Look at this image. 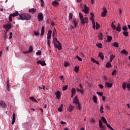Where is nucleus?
I'll list each match as a JSON object with an SVG mask.
<instances>
[{"label":"nucleus","instance_id":"1","mask_svg":"<svg viewBox=\"0 0 130 130\" xmlns=\"http://www.w3.org/2000/svg\"><path fill=\"white\" fill-rule=\"evenodd\" d=\"M54 46L55 48H57L58 50H61V44L57 40L56 38H53Z\"/></svg>","mask_w":130,"mask_h":130},{"label":"nucleus","instance_id":"2","mask_svg":"<svg viewBox=\"0 0 130 130\" xmlns=\"http://www.w3.org/2000/svg\"><path fill=\"white\" fill-rule=\"evenodd\" d=\"M19 20H27L29 21L31 20V17L27 13L19 14Z\"/></svg>","mask_w":130,"mask_h":130},{"label":"nucleus","instance_id":"3","mask_svg":"<svg viewBox=\"0 0 130 130\" xmlns=\"http://www.w3.org/2000/svg\"><path fill=\"white\" fill-rule=\"evenodd\" d=\"M12 27L13 25H12V24L11 23H8L7 24L3 25V28L5 29L6 33H8V31H9L10 29Z\"/></svg>","mask_w":130,"mask_h":130},{"label":"nucleus","instance_id":"4","mask_svg":"<svg viewBox=\"0 0 130 130\" xmlns=\"http://www.w3.org/2000/svg\"><path fill=\"white\" fill-rule=\"evenodd\" d=\"M55 95H56V98H57L58 100H59L60 99V96H61V93H60V91L57 90L55 93Z\"/></svg>","mask_w":130,"mask_h":130},{"label":"nucleus","instance_id":"5","mask_svg":"<svg viewBox=\"0 0 130 130\" xmlns=\"http://www.w3.org/2000/svg\"><path fill=\"white\" fill-rule=\"evenodd\" d=\"M79 87H80V89L79 88H77L76 90L77 91H78V92H80V93H81V94H83L84 93V90H83V86L82 85V84H79Z\"/></svg>","mask_w":130,"mask_h":130},{"label":"nucleus","instance_id":"6","mask_svg":"<svg viewBox=\"0 0 130 130\" xmlns=\"http://www.w3.org/2000/svg\"><path fill=\"white\" fill-rule=\"evenodd\" d=\"M73 103L74 104H75L76 105H77V104H79V103H80L79 102V99L78 98V95H76L74 98V99H73Z\"/></svg>","mask_w":130,"mask_h":130},{"label":"nucleus","instance_id":"7","mask_svg":"<svg viewBox=\"0 0 130 130\" xmlns=\"http://www.w3.org/2000/svg\"><path fill=\"white\" fill-rule=\"evenodd\" d=\"M0 107L3 109H5L7 107V105L6 104V103H5V102H4L3 101H0Z\"/></svg>","mask_w":130,"mask_h":130},{"label":"nucleus","instance_id":"8","mask_svg":"<svg viewBox=\"0 0 130 130\" xmlns=\"http://www.w3.org/2000/svg\"><path fill=\"white\" fill-rule=\"evenodd\" d=\"M84 7V9L82 10V12H84L85 14H89V8L87 7L86 5H85Z\"/></svg>","mask_w":130,"mask_h":130},{"label":"nucleus","instance_id":"9","mask_svg":"<svg viewBox=\"0 0 130 130\" xmlns=\"http://www.w3.org/2000/svg\"><path fill=\"white\" fill-rule=\"evenodd\" d=\"M37 63H38V64H40L41 66H46V63H45V61L44 60H38L37 62Z\"/></svg>","mask_w":130,"mask_h":130},{"label":"nucleus","instance_id":"10","mask_svg":"<svg viewBox=\"0 0 130 130\" xmlns=\"http://www.w3.org/2000/svg\"><path fill=\"white\" fill-rule=\"evenodd\" d=\"M81 22L82 24H83V25H84V24L88 23V17H84V18H82V19H81Z\"/></svg>","mask_w":130,"mask_h":130},{"label":"nucleus","instance_id":"11","mask_svg":"<svg viewBox=\"0 0 130 130\" xmlns=\"http://www.w3.org/2000/svg\"><path fill=\"white\" fill-rule=\"evenodd\" d=\"M38 19L39 20V21H42V20H43V15L42 14V13H39L38 15Z\"/></svg>","mask_w":130,"mask_h":130},{"label":"nucleus","instance_id":"12","mask_svg":"<svg viewBox=\"0 0 130 130\" xmlns=\"http://www.w3.org/2000/svg\"><path fill=\"white\" fill-rule=\"evenodd\" d=\"M103 11L102 13V17H105L106 16V14H107V10L106 8H103Z\"/></svg>","mask_w":130,"mask_h":130},{"label":"nucleus","instance_id":"13","mask_svg":"<svg viewBox=\"0 0 130 130\" xmlns=\"http://www.w3.org/2000/svg\"><path fill=\"white\" fill-rule=\"evenodd\" d=\"M116 31H118V32H120L121 31V27L120 26V23H118V26L116 28Z\"/></svg>","mask_w":130,"mask_h":130},{"label":"nucleus","instance_id":"14","mask_svg":"<svg viewBox=\"0 0 130 130\" xmlns=\"http://www.w3.org/2000/svg\"><path fill=\"white\" fill-rule=\"evenodd\" d=\"M15 121H16V115L15 114V113H13V116H12V124H14V123H15Z\"/></svg>","mask_w":130,"mask_h":130},{"label":"nucleus","instance_id":"15","mask_svg":"<svg viewBox=\"0 0 130 130\" xmlns=\"http://www.w3.org/2000/svg\"><path fill=\"white\" fill-rule=\"evenodd\" d=\"M105 85L106 86V87H107L108 88H111V87H112V83H109V82H105Z\"/></svg>","mask_w":130,"mask_h":130},{"label":"nucleus","instance_id":"16","mask_svg":"<svg viewBox=\"0 0 130 130\" xmlns=\"http://www.w3.org/2000/svg\"><path fill=\"white\" fill-rule=\"evenodd\" d=\"M36 11H37V10L35 8H32V9H30L29 10V12L30 13H31V14H34V13H36Z\"/></svg>","mask_w":130,"mask_h":130},{"label":"nucleus","instance_id":"17","mask_svg":"<svg viewBox=\"0 0 130 130\" xmlns=\"http://www.w3.org/2000/svg\"><path fill=\"white\" fill-rule=\"evenodd\" d=\"M73 25H74L75 28H77L78 27V23H77V20L76 19L73 20Z\"/></svg>","mask_w":130,"mask_h":130},{"label":"nucleus","instance_id":"18","mask_svg":"<svg viewBox=\"0 0 130 130\" xmlns=\"http://www.w3.org/2000/svg\"><path fill=\"white\" fill-rule=\"evenodd\" d=\"M99 56H100V57H101V59H102V60H103V59H104V55L103 54V53L100 52L99 53Z\"/></svg>","mask_w":130,"mask_h":130},{"label":"nucleus","instance_id":"19","mask_svg":"<svg viewBox=\"0 0 130 130\" xmlns=\"http://www.w3.org/2000/svg\"><path fill=\"white\" fill-rule=\"evenodd\" d=\"M99 126L100 128H104V126H103V123L102 122V121L99 120Z\"/></svg>","mask_w":130,"mask_h":130},{"label":"nucleus","instance_id":"20","mask_svg":"<svg viewBox=\"0 0 130 130\" xmlns=\"http://www.w3.org/2000/svg\"><path fill=\"white\" fill-rule=\"evenodd\" d=\"M68 110H69L70 112H72L73 110H74V106H72V105H70Z\"/></svg>","mask_w":130,"mask_h":130},{"label":"nucleus","instance_id":"21","mask_svg":"<svg viewBox=\"0 0 130 130\" xmlns=\"http://www.w3.org/2000/svg\"><path fill=\"white\" fill-rule=\"evenodd\" d=\"M107 37L108 42H111V40H112V37L107 35Z\"/></svg>","mask_w":130,"mask_h":130},{"label":"nucleus","instance_id":"22","mask_svg":"<svg viewBox=\"0 0 130 130\" xmlns=\"http://www.w3.org/2000/svg\"><path fill=\"white\" fill-rule=\"evenodd\" d=\"M59 5V3L57 2H56V1H53L52 2V5L54 6V7H57Z\"/></svg>","mask_w":130,"mask_h":130},{"label":"nucleus","instance_id":"23","mask_svg":"<svg viewBox=\"0 0 130 130\" xmlns=\"http://www.w3.org/2000/svg\"><path fill=\"white\" fill-rule=\"evenodd\" d=\"M45 27L44 26H42V29H41V36H43L44 35V30Z\"/></svg>","mask_w":130,"mask_h":130},{"label":"nucleus","instance_id":"24","mask_svg":"<svg viewBox=\"0 0 130 130\" xmlns=\"http://www.w3.org/2000/svg\"><path fill=\"white\" fill-rule=\"evenodd\" d=\"M18 15H20L19 14V12H18V11H16L15 13H13V14H12V17H17Z\"/></svg>","mask_w":130,"mask_h":130},{"label":"nucleus","instance_id":"25","mask_svg":"<svg viewBox=\"0 0 130 130\" xmlns=\"http://www.w3.org/2000/svg\"><path fill=\"white\" fill-rule=\"evenodd\" d=\"M91 20H92V28L93 29H95V20H94V18H91Z\"/></svg>","mask_w":130,"mask_h":130},{"label":"nucleus","instance_id":"26","mask_svg":"<svg viewBox=\"0 0 130 130\" xmlns=\"http://www.w3.org/2000/svg\"><path fill=\"white\" fill-rule=\"evenodd\" d=\"M121 53H122L123 54H125V55H127L128 52L126 50H122L121 52Z\"/></svg>","mask_w":130,"mask_h":130},{"label":"nucleus","instance_id":"27","mask_svg":"<svg viewBox=\"0 0 130 130\" xmlns=\"http://www.w3.org/2000/svg\"><path fill=\"white\" fill-rule=\"evenodd\" d=\"M76 89L75 88H72V89H71L72 94H73V95H76Z\"/></svg>","mask_w":130,"mask_h":130},{"label":"nucleus","instance_id":"28","mask_svg":"<svg viewBox=\"0 0 130 130\" xmlns=\"http://www.w3.org/2000/svg\"><path fill=\"white\" fill-rule=\"evenodd\" d=\"M77 109H78L79 111L82 110V108H81V104H80V103L77 104Z\"/></svg>","mask_w":130,"mask_h":130},{"label":"nucleus","instance_id":"29","mask_svg":"<svg viewBox=\"0 0 130 130\" xmlns=\"http://www.w3.org/2000/svg\"><path fill=\"white\" fill-rule=\"evenodd\" d=\"M102 120L104 123H105L106 124H107V121L106 120V119H105V117H102Z\"/></svg>","mask_w":130,"mask_h":130},{"label":"nucleus","instance_id":"30","mask_svg":"<svg viewBox=\"0 0 130 130\" xmlns=\"http://www.w3.org/2000/svg\"><path fill=\"white\" fill-rule=\"evenodd\" d=\"M103 36V34L102 32H100L99 36V38L100 40H103V38L102 36Z\"/></svg>","mask_w":130,"mask_h":130},{"label":"nucleus","instance_id":"31","mask_svg":"<svg viewBox=\"0 0 130 130\" xmlns=\"http://www.w3.org/2000/svg\"><path fill=\"white\" fill-rule=\"evenodd\" d=\"M29 99L30 100H32V101H33L34 102L37 103V100H36V99H35V98H34V97L33 96L30 97Z\"/></svg>","mask_w":130,"mask_h":130},{"label":"nucleus","instance_id":"32","mask_svg":"<svg viewBox=\"0 0 130 130\" xmlns=\"http://www.w3.org/2000/svg\"><path fill=\"white\" fill-rule=\"evenodd\" d=\"M7 90L8 91H10V83H9V79L7 80Z\"/></svg>","mask_w":130,"mask_h":130},{"label":"nucleus","instance_id":"33","mask_svg":"<svg viewBox=\"0 0 130 130\" xmlns=\"http://www.w3.org/2000/svg\"><path fill=\"white\" fill-rule=\"evenodd\" d=\"M112 66H111V63H110V62H108L106 64V68H111Z\"/></svg>","mask_w":130,"mask_h":130},{"label":"nucleus","instance_id":"34","mask_svg":"<svg viewBox=\"0 0 130 130\" xmlns=\"http://www.w3.org/2000/svg\"><path fill=\"white\" fill-rule=\"evenodd\" d=\"M32 51H33V47L32 46H30L28 48V52L29 53H31V52H32Z\"/></svg>","mask_w":130,"mask_h":130},{"label":"nucleus","instance_id":"35","mask_svg":"<svg viewBox=\"0 0 130 130\" xmlns=\"http://www.w3.org/2000/svg\"><path fill=\"white\" fill-rule=\"evenodd\" d=\"M92 99L94 103H97V97H96V96L93 95Z\"/></svg>","mask_w":130,"mask_h":130},{"label":"nucleus","instance_id":"36","mask_svg":"<svg viewBox=\"0 0 130 130\" xmlns=\"http://www.w3.org/2000/svg\"><path fill=\"white\" fill-rule=\"evenodd\" d=\"M63 106V105H61V106H60L58 109V111H59V112H61V111H62V107Z\"/></svg>","mask_w":130,"mask_h":130},{"label":"nucleus","instance_id":"37","mask_svg":"<svg viewBox=\"0 0 130 130\" xmlns=\"http://www.w3.org/2000/svg\"><path fill=\"white\" fill-rule=\"evenodd\" d=\"M123 34L125 37H127L128 36V32L127 31H123Z\"/></svg>","mask_w":130,"mask_h":130},{"label":"nucleus","instance_id":"38","mask_svg":"<svg viewBox=\"0 0 130 130\" xmlns=\"http://www.w3.org/2000/svg\"><path fill=\"white\" fill-rule=\"evenodd\" d=\"M67 90H68V85H66L62 87V91H66Z\"/></svg>","mask_w":130,"mask_h":130},{"label":"nucleus","instance_id":"39","mask_svg":"<svg viewBox=\"0 0 130 130\" xmlns=\"http://www.w3.org/2000/svg\"><path fill=\"white\" fill-rule=\"evenodd\" d=\"M74 71L76 72V73H79V67L76 66L74 68Z\"/></svg>","mask_w":130,"mask_h":130},{"label":"nucleus","instance_id":"40","mask_svg":"<svg viewBox=\"0 0 130 130\" xmlns=\"http://www.w3.org/2000/svg\"><path fill=\"white\" fill-rule=\"evenodd\" d=\"M113 46H114V47H119V45L117 42H114L113 43Z\"/></svg>","mask_w":130,"mask_h":130},{"label":"nucleus","instance_id":"41","mask_svg":"<svg viewBox=\"0 0 130 130\" xmlns=\"http://www.w3.org/2000/svg\"><path fill=\"white\" fill-rule=\"evenodd\" d=\"M103 109H104V108H103V106H101V107H100V112H101V114L104 113V111H103Z\"/></svg>","mask_w":130,"mask_h":130},{"label":"nucleus","instance_id":"42","mask_svg":"<svg viewBox=\"0 0 130 130\" xmlns=\"http://www.w3.org/2000/svg\"><path fill=\"white\" fill-rule=\"evenodd\" d=\"M40 34V32L37 31L34 32V35L35 36H37V37H39V35Z\"/></svg>","mask_w":130,"mask_h":130},{"label":"nucleus","instance_id":"43","mask_svg":"<svg viewBox=\"0 0 130 130\" xmlns=\"http://www.w3.org/2000/svg\"><path fill=\"white\" fill-rule=\"evenodd\" d=\"M122 30L124 31H127L128 30V28H127V27L126 26H124L122 27Z\"/></svg>","mask_w":130,"mask_h":130},{"label":"nucleus","instance_id":"44","mask_svg":"<svg viewBox=\"0 0 130 130\" xmlns=\"http://www.w3.org/2000/svg\"><path fill=\"white\" fill-rule=\"evenodd\" d=\"M111 27L113 30H115V29H116V27L115 26V25L113 24V22L111 24Z\"/></svg>","mask_w":130,"mask_h":130},{"label":"nucleus","instance_id":"45","mask_svg":"<svg viewBox=\"0 0 130 130\" xmlns=\"http://www.w3.org/2000/svg\"><path fill=\"white\" fill-rule=\"evenodd\" d=\"M122 88L124 90L125 89V88H126V83H123L122 84Z\"/></svg>","mask_w":130,"mask_h":130},{"label":"nucleus","instance_id":"46","mask_svg":"<svg viewBox=\"0 0 130 130\" xmlns=\"http://www.w3.org/2000/svg\"><path fill=\"white\" fill-rule=\"evenodd\" d=\"M76 58H77L79 61H82V58L80 57L78 55L76 56Z\"/></svg>","mask_w":130,"mask_h":130},{"label":"nucleus","instance_id":"47","mask_svg":"<svg viewBox=\"0 0 130 130\" xmlns=\"http://www.w3.org/2000/svg\"><path fill=\"white\" fill-rule=\"evenodd\" d=\"M79 18H80V20H82V19H83V18H84V16L81 13H79Z\"/></svg>","mask_w":130,"mask_h":130},{"label":"nucleus","instance_id":"48","mask_svg":"<svg viewBox=\"0 0 130 130\" xmlns=\"http://www.w3.org/2000/svg\"><path fill=\"white\" fill-rule=\"evenodd\" d=\"M96 94L99 96H103V92H96Z\"/></svg>","mask_w":130,"mask_h":130},{"label":"nucleus","instance_id":"49","mask_svg":"<svg viewBox=\"0 0 130 130\" xmlns=\"http://www.w3.org/2000/svg\"><path fill=\"white\" fill-rule=\"evenodd\" d=\"M100 27V25L98 23L96 22V29L98 30Z\"/></svg>","mask_w":130,"mask_h":130},{"label":"nucleus","instance_id":"50","mask_svg":"<svg viewBox=\"0 0 130 130\" xmlns=\"http://www.w3.org/2000/svg\"><path fill=\"white\" fill-rule=\"evenodd\" d=\"M41 1V7H44V1L40 0Z\"/></svg>","mask_w":130,"mask_h":130},{"label":"nucleus","instance_id":"51","mask_svg":"<svg viewBox=\"0 0 130 130\" xmlns=\"http://www.w3.org/2000/svg\"><path fill=\"white\" fill-rule=\"evenodd\" d=\"M96 46H98L99 48H102V44L99 43L98 44H96Z\"/></svg>","mask_w":130,"mask_h":130},{"label":"nucleus","instance_id":"52","mask_svg":"<svg viewBox=\"0 0 130 130\" xmlns=\"http://www.w3.org/2000/svg\"><path fill=\"white\" fill-rule=\"evenodd\" d=\"M52 33V31H51V30H48V34L47 35L51 36V34Z\"/></svg>","mask_w":130,"mask_h":130},{"label":"nucleus","instance_id":"53","mask_svg":"<svg viewBox=\"0 0 130 130\" xmlns=\"http://www.w3.org/2000/svg\"><path fill=\"white\" fill-rule=\"evenodd\" d=\"M37 55H41V51L38 50L36 53Z\"/></svg>","mask_w":130,"mask_h":130},{"label":"nucleus","instance_id":"54","mask_svg":"<svg viewBox=\"0 0 130 130\" xmlns=\"http://www.w3.org/2000/svg\"><path fill=\"white\" fill-rule=\"evenodd\" d=\"M106 98H107L106 96H102V100H103V101H104V102H106Z\"/></svg>","mask_w":130,"mask_h":130},{"label":"nucleus","instance_id":"55","mask_svg":"<svg viewBox=\"0 0 130 130\" xmlns=\"http://www.w3.org/2000/svg\"><path fill=\"white\" fill-rule=\"evenodd\" d=\"M70 64V63H69V62H65L64 63V67H65V68H67V67H68V66Z\"/></svg>","mask_w":130,"mask_h":130},{"label":"nucleus","instance_id":"56","mask_svg":"<svg viewBox=\"0 0 130 130\" xmlns=\"http://www.w3.org/2000/svg\"><path fill=\"white\" fill-rule=\"evenodd\" d=\"M8 32H6L5 36H4V39L5 40H7V39H8Z\"/></svg>","mask_w":130,"mask_h":130},{"label":"nucleus","instance_id":"57","mask_svg":"<svg viewBox=\"0 0 130 130\" xmlns=\"http://www.w3.org/2000/svg\"><path fill=\"white\" fill-rule=\"evenodd\" d=\"M13 38V32H11L10 33V37L9 38V39H12Z\"/></svg>","mask_w":130,"mask_h":130},{"label":"nucleus","instance_id":"58","mask_svg":"<svg viewBox=\"0 0 130 130\" xmlns=\"http://www.w3.org/2000/svg\"><path fill=\"white\" fill-rule=\"evenodd\" d=\"M12 14H11L9 17V21L10 22H12Z\"/></svg>","mask_w":130,"mask_h":130},{"label":"nucleus","instance_id":"59","mask_svg":"<svg viewBox=\"0 0 130 130\" xmlns=\"http://www.w3.org/2000/svg\"><path fill=\"white\" fill-rule=\"evenodd\" d=\"M70 19H73V14L72 13H69V20Z\"/></svg>","mask_w":130,"mask_h":130},{"label":"nucleus","instance_id":"60","mask_svg":"<svg viewBox=\"0 0 130 130\" xmlns=\"http://www.w3.org/2000/svg\"><path fill=\"white\" fill-rule=\"evenodd\" d=\"M126 88H127L128 90H130V83L127 84Z\"/></svg>","mask_w":130,"mask_h":130},{"label":"nucleus","instance_id":"61","mask_svg":"<svg viewBox=\"0 0 130 130\" xmlns=\"http://www.w3.org/2000/svg\"><path fill=\"white\" fill-rule=\"evenodd\" d=\"M23 53L24 54H29V53H30L29 52V51H23Z\"/></svg>","mask_w":130,"mask_h":130},{"label":"nucleus","instance_id":"62","mask_svg":"<svg viewBox=\"0 0 130 130\" xmlns=\"http://www.w3.org/2000/svg\"><path fill=\"white\" fill-rule=\"evenodd\" d=\"M116 73H117L116 70H114L112 73V76H114V75H115V74H116Z\"/></svg>","mask_w":130,"mask_h":130},{"label":"nucleus","instance_id":"63","mask_svg":"<svg viewBox=\"0 0 130 130\" xmlns=\"http://www.w3.org/2000/svg\"><path fill=\"white\" fill-rule=\"evenodd\" d=\"M115 57V55H111L110 56V58H111L112 59H114V58Z\"/></svg>","mask_w":130,"mask_h":130},{"label":"nucleus","instance_id":"64","mask_svg":"<svg viewBox=\"0 0 130 130\" xmlns=\"http://www.w3.org/2000/svg\"><path fill=\"white\" fill-rule=\"evenodd\" d=\"M99 86L101 89H103V88H104V86L102 84H99Z\"/></svg>","mask_w":130,"mask_h":130}]
</instances>
